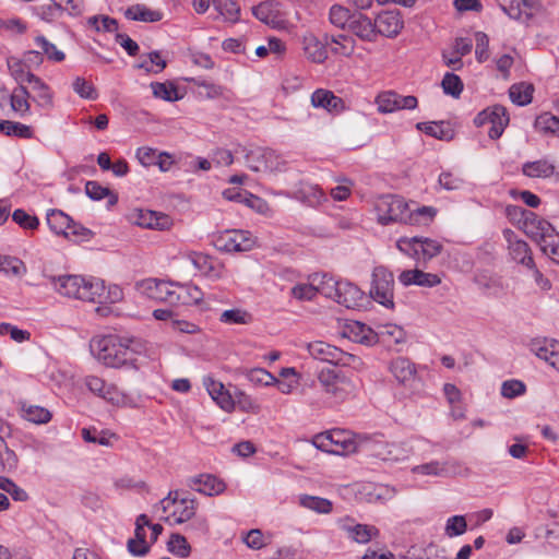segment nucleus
<instances>
[{
    "label": "nucleus",
    "mask_w": 559,
    "mask_h": 559,
    "mask_svg": "<svg viewBox=\"0 0 559 559\" xmlns=\"http://www.w3.org/2000/svg\"><path fill=\"white\" fill-rule=\"evenodd\" d=\"M92 350L107 367L136 369L138 356L145 350V344L136 337L110 334L94 340Z\"/></svg>",
    "instance_id": "nucleus-1"
},
{
    "label": "nucleus",
    "mask_w": 559,
    "mask_h": 559,
    "mask_svg": "<svg viewBox=\"0 0 559 559\" xmlns=\"http://www.w3.org/2000/svg\"><path fill=\"white\" fill-rule=\"evenodd\" d=\"M51 283L60 295L88 302L100 300L105 292V283L100 278L62 275L51 277Z\"/></svg>",
    "instance_id": "nucleus-2"
},
{
    "label": "nucleus",
    "mask_w": 559,
    "mask_h": 559,
    "mask_svg": "<svg viewBox=\"0 0 559 559\" xmlns=\"http://www.w3.org/2000/svg\"><path fill=\"white\" fill-rule=\"evenodd\" d=\"M135 287L140 294L155 301L169 305L187 302V298L183 294L188 293V289L170 282L157 278H145L138 282Z\"/></svg>",
    "instance_id": "nucleus-3"
},
{
    "label": "nucleus",
    "mask_w": 559,
    "mask_h": 559,
    "mask_svg": "<svg viewBox=\"0 0 559 559\" xmlns=\"http://www.w3.org/2000/svg\"><path fill=\"white\" fill-rule=\"evenodd\" d=\"M159 503L165 514L163 519L169 525H178L191 520L197 510V501L178 490L170 491Z\"/></svg>",
    "instance_id": "nucleus-4"
},
{
    "label": "nucleus",
    "mask_w": 559,
    "mask_h": 559,
    "mask_svg": "<svg viewBox=\"0 0 559 559\" xmlns=\"http://www.w3.org/2000/svg\"><path fill=\"white\" fill-rule=\"evenodd\" d=\"M313 444L319 450L335 455H347L357 451L353 433L343 429H333L317 435Z\"/></svg>",
    "instance_id": "nucleus-5"
},
{
    "label": "nucleus",
    "mask_w": 559,
    "mask_h": 559,
    "mask_svg": "<svg viewBox=\"0 0 559 559\" xmlns=\"http://www.w3.org/2000/svg\"><path fill=\"white\" fill-rule=\"evenodd\" d=\"M376 212L381 225H389L390 223L407 224L411 218L408 203L397 195L380 197L376 202Z\"/></svg>",
    "instance_id": "nucleus-6"
},
{
    "label": "nucleus",
    "mask_w": 559,
    "mask_h": 559,
    "mask_svg": "<svg viewBox=\"0 0 559 559\" xmlns=\"http://www.w3.org/2000/svg\"><path fill=\"white\" fill-rule=\"evenodd\" d=\"M396 247L405 254L423 262L437 257L442 249L441 243L437 240L421 237L401 238L397 240Z\"/></svg>",
    "instance_id": "nucleus-7"
},
{
    "label": "nucleus",
    "mask_w": 559,
    "mask_h": 559,
    "mask_svg": "<svg viewBox=\"0 0 559 559\" xmlns=\"http://www.w3.org/2000/svg\"><path fill=\"white\" fill-rule=\"evenodd\" d=\"M319 383L325 393L330 394L337 401H344L355 390L353 381L334 369L324 368L318 374Z\"/></svg>",
    "instance_id": "nucleus-8"
},
{
    "label": "nucleus",
    "mask_w": 559,
    "mask_h": 559,
    "mask_svg": "<svg viewBox=\"0 0 559 559\" xmlns=\"http://www.w3.org/2000/svg\"><path fill=\"white\" fill-rule=\"evenodd\" d=\"M394 276L384 266H377L372 272V282L370 287V296L380 305L386 308H393L394 297Z\"/></svg>",
    "instance_id": "nucleus-9"
},
{
    "label": "nucleus",
    "mask_w": 559,
    "mask_h": 559,
    "mask_svg": "<svg viewBox=\"0 0 559 559\" xmlns=\"http://www.w3.org/2000/svg\"><path fill=\"white\" fill-rule=\"evenodd\" d=\"M247 166L253 171H283L286 160L270 148H254L246 154Z\"/></svg>",
    "instance_id": "nucleus-10"
},
{
    "label": "nucleus",
    "mask_w": 559,
    "mask_h": 559,
    "mask_svg": "<svg viewBox=\"0 0 559 559\" xmlns=\"http://www.w3.org/2000/svg\"><path fill=\"white\" fill-rule=\"evenodd\" d=\"M509 121L510 118L508 110L502 105L487 107L483 111L478 112L474 119V123L477 127H481L486 123L491 124L488 131V136L492 140H497L502 135L506 127L509 124Z\"/></svg>",
    "instance_id": "nucleus-11"
},
{
    "label": "nucleus",
    "mask_w": 559,
    "mask_h": 559,
    "mask_svg": "<svg viewBox=\"0 0 559 559\" xmlns=\"http://www.w3.org/2000/svg\"><path fill=\"white\" fill-rule=\"evenodd\" d=\"M523 229L528 237L538 242L542 250L543 245H548V241L559 236L555 227L548 221L533 212H524Z\"/></svg>",
    "instance_id": "nucleus-12"
},
{
    "label": "nucleus",
    "mask_w": 559,
    "mask_h": 559,
    "mask_svg": "<svg viewBox=\"0 0 559 559\" xmlns=\"http://www.w3.org/2000/svg\"><path fill=\"white\" fill-rule=\"evenodd\" d=\"M47 224L57 235L70 236H90L91 230L76 224L69 215L60 210H50L47 213Z\"/></svg>",
    "instance_id": "nucleus-13"
},
{
    "label": "nucleus",
    "mask_w": 559,
    "mask_h": 559,
    "mask_svg": "<svg viewBox=\"0 0 559 559\" xmlns=\"http://www.w3.org/2000/svg\"><path fill=\"white\" fill-rule=\"evenodd\" d=\"M404 27L401 12L397 10L382 11L374 19V29L378 35L389 38L396 37Z\"/></svg>",
    "instance_id": "nucleus-14"
},
{
    "label": "nucleus",
    "mask_w": 559,
    "mask_h": 559,
    "mask_svg": "<svg viewBox=\"0 0 559 559\" xmlns=\"http://www.w3.org/2000/svg\"><path fill=\"white\" fill-rule=\"evenodd\" d=\"M216 247L227 252H239L250 250L254 241L249 237V233L242 230L225 231L217 237Z\"/></svg>",
    "instance_id": "nucleus-15"
},
{
    "label": "nucleus",
    "mask_w": 559,
    "mask_h": 559,
    "mask_svg": "<svg viewBox=\"0 0 559 559\" xmlns=\"http://www.w3.org/2000/svg\"><path fill=\"white\" fill-rule=\"evenodd\" d=\"M338 525L347 534L348 538L358 544H367L372 538L379 536V530L376 526L354 523L348 518L340 520Z\"/></svg>",
    "instance_id": "nucleus-16"
},
{
    "label": "nucleus",
    "mask_w": 559,
    "mask_h": 559,
    "mask_svg": "<svg viewBox=\"0 0 559 559\" xmlns=\"http://www.w3.org/2000/svg\"><path fill=\"white\" fill-rule=\"evenodd\" d=\"M27 83L31 85L32 100L37 107L43 109H51L53 107V92L39 76L27 74Z\"/></svg>",
    "instance_id": "nucleus-17"
},
{
    "label": "nucleus",
    "mask_w": 559,
    "mask_h": 559,
    "mask_svg": "<svg viewBox=\"0 0 559 559\" xmlns=\"http://www.w3.org/2000/svg\"><path fill=\"white\" fill-rule=\"evenodd\" d=\"M311 105L323 108L330 114H340L346 109L345 102L332 91L318 88L311 95Z\"/></svg>",
    "instance_id": "nucleus-18"
},
{
    "label": "nucleus",
    "mask_w": 559,
    "mask_h": 559,
    "mask_svg": "<svg viewBox=\"0 0 559 559\" xmlns=\"http://www.w3.org/2000/svg\"><path fill=\"white\" fill-rule=\"evenodd\" d=\"M253 15L266 25L280 27L284 23L281 4L276 1H263L252 8Z\"/></svg>",
    "instance_id": "nucleus-19"
},
{
    "label": "nucleus",
    "mask_w": 559,
    "mask_h": 559,
    "mask_svg": "<svg viewBox=\"0 0 559 559\" xmlns=\"http://www.w3.org/2000/svg\"><path fill=\"white\" fill-rule=\"evenodd\" d=\"M347 29L364 41H374L377 38L374 21L360 12L353 14Z\"/></svg>",
    "instance_id": "nucleus-20"
},
{
    "label": "nucleus",
    "mask_w": 559,
    "mask_h": 559,
    "mask_svg": "<svg viewBox=\"0 0 559 559\" xmlns=\"http://www.w3.org/2000/svg\"><path fill=\"white\" fill-rule=\"evenodd\" d=\"M187 484L191 489L205 496L219 495L225 490V484L210 474L190 477Z\"/></svg>",
    "instance_id": "nucleus-21"
},
{
    "label": "nucleus",
    "mask_w": 559,
    "mask_h": 559,
    "mask_svg": "<svg viewBox=\"0 0 559 559\" xmlns=\"http://www.w3.org/2000/svg\"><path fill=\"white\" fill-rule=\"evenodd\" d=\"M188 259L194 267L210 278L217 280L223 276L224 266L212 257L201 252H190Z\"/></svg>",
    "instance_id": "nucleus-22"
},
{
    "label": "nucleus",
    "mask_w": 559,
    "mask_h": 559,
    "mask_svg": "<svg viewBox=\"0 0 559 559\" xmlns=\"http://www.w3.org/2000/svg\"><path fill=\"white\" fill-rule=\"evenodd\" d=\"M151 525L148 518L145 514H140L135 521L134 538L129 539L128 550L135 556H143L148 551V544L146 543L145 526Z\"/></svg>",
    "instance_id": "nucleus-23"
},
{
    "label": "nucleus",
    "mask_w": 559,
    "mask_h": 559,
    "mask_svg": "<svg viewBox=\"0 0 559 559\" xmlns=\"http://www.w3.org/2000/svg\"><path fill=\"white\" fill-rule=\"evenodd\" d=\"M136 224L141 227L156 230H168L173 226L169 215L150 210H140Z\"/></svg>",
    "instance_id": "nucleus-24"
},
{
    "label": "nucleus",
    "mask_w": 559,
    "mask_h": 559,
    "mask_svg": "<svg viewBox=\"0 0 559 559\" xmlns=\"http://www.w3.org/2000/svg\"><path fill=\"white\" fill-rule=\"evenodd\" d=\"M309 355L317 360L336 365L337 358L341 356V349L334 345L323 341H313L306 346Z\"/></svg>",
    "instance_id": "nucleus-25"
},
{
    "label": "nucleus",
    "mask_w": 559,
    "mask_h": 559,
    "mask_svg": "<svg viewBox=\"0 0 559 559\" xmlns=\"http://www.w3.org/2000/svg\"><path fill=\"white\" fill-rule=\"evenodd\" d=\"M31 92L24 84H17L9 94L10 107L19 117L31 115Z\"/></svg>",
    "instance_id": "nucleus-26"
},
{
    "label": "nucleus",
    "mask_w": 559,
    "mask_h": 559,
    "mask_svg": "<svg viewBox=\"0 0 559 559\" xmlns=\"http://www.w3.org/2000/svg\"><path fill=\"white\" fill-rule=\"evenodd\" d=\"M204 385L211 395V397L216 402V404L225 412L230 413L235 408V401L228 391L225 390L223 383L214 380L213 378H205Z\"/></svg>",
    "instance_id": "nucleus-27"
},
{
    "label": "nucleus",
    "mask_w": 559,
    "mask_h": 559,
    "mask_svg": "<svg viewBox=\"0 0 559 559\" xmlns=\"http://www.w3.org/2000/svg\"><path fill=\"white\" fill-rule=\"evenodd\" d=\"M345 335L353 342L372 346L378 343V332L359 321L346 325Z\"/></svg>",
    "instance_id": "nucleus-28"
},
{
    "label": "nucleus",
    "mask_w": 559,
    "mask_h": 559,
    "mask_svg": "<svg viewBox=\"0 0 559 559\" xmlns=\"http://www.w3.org/2000/svg\"><path fill=\"white\" fill-rule=\"evenodd\" d=\"M85 386L95 395L114 402L118 399V389L115 384L106 382L97 376H86L84 379Z\"/></svg>",
    "instance_id": "nucleus-29"
},
{
    "label": "nucleus",
    "mask_w": 559,
    "mask_h": 559,
    "mask_svg": "<svg viewBox=\"0 0 559 559\" xmlns=\"http://www.w3.org/2000/svg\"><path fill=\"white\" fill-rule=\"evenodd\" d=\"M333 300L346 308H355L360 305V301L362 300V293L354 284L340 281L338 288Z\"/></svg>",
    "instance_id": "nucleus-30"
},
{
    "label": "nucleus",
    "mask_w": 559,
    "mask_h": 559,
    "mask_svg": "<svg viewBox=\"0 0 559 559\" xmlns=\"http://www.w3.org/2000/svg\"><path fill=\"white\" fill-rule=\"evenodd\" d=\"M400 282L404 286L418 285L424 287H433L441 283V278L437 274L425 273L420 270H406L399 276Z\"/></svg>",
    "instance_id": "nucleus-31"
},
{
    "label": "nucleus",
    "mask_w": 559,
    "mask_h": 559,
    "mask_svg": "<svg viewBox=\"0 0 559 559\" xmlns=\"http://www.w3.org/2000/svg\"><path fill=\"white\" fill-rule=\"evenodd\" d=\"M390 370L394 378L404 385H412L416 380V369L414 364L404 357L392 360Z\"/></svg>",
    "instance_id": "nucleus-32"
},
{
    "label": "nucleus",
    "mask_w": 559,
    "mask_h": 559,
    "mask_svg": "<svg viewBox=\"0 0 559 559\" xmlns=\"http://www.w3.org/2000/svg\"><path fill=\"white\" fill-rule=\"evenodd\" d=\"M304 51L309 60L322 63L328 58V50L324 41H321L313 34H306L302 38Z\"/></svg>",
    "instance_id": "nucleus-33"
},
{
    "label": "nucleus",
    "mask_w": 559,
    "mask_h": 559,
    "mask_svg": "<svg viewBox=\"0 0 559 559\" xmlns=\"http://www.w3.org/2000/svg\"><path fill=\"white\" fill-rule=\"evenodd\" d=\"M556 166L548 159L543 158L527 162L522 166V173L530 178H549L555 174Z\"/></svg>",
    "instance_id": "nucleus-34"
},
{
    "label": "nucleus",
    "mask_w": 559,
    "mask_h": 559,
    "mask_svg": "<svg viewBox=\"0 0 559 559\" xmlns=\"http://www.w3.org/2000/svg\"><path fill=\"white\" fill-rule=\"evenodd\" d=\"M126 17L132 21L145 23L158 22L163 14L159 11L151 10L145 4H134L129 7L124 12Z\"/></svg>",
    "instance_id": "nucleus-35"
},
{
    "label": "nucleus",
    "mask_w": 559,
    "mask_h": 559,
    "mask_svg": "<svg viewBox=\"0 0 559 559\" xmlns=\"http://www.w3.org/2000/svg\"><path fill=\"white\" fill-rule=\"evenodd\" d=\"M535 88L532 83H514L509 88V96L512 103L518 106H526L532 103Z\"/></svg>",
    "instance_id": "nucleus-36"
},
{
    "label": "nucleus",
    "mask_w": 559,
    "mask_h": 559,
    "mask_svg": "<svg viewBox=\"0 0 559 559\" xmlns=\"http://www.w3.org/2000/svg\"><path fill=\"white\" fill-rule=\"evenodd\" d=\"M532 350L539 359L545 360L554 369L559 371V343L552 342L549 345L534 343Z\"/></svg>",
    "instance_id": "nucleus-37"
},
{
    "label": "nucleus",
    "mask_w": 559,
    "mask_h": 559,
    "mask_svg": "<svg viewBox=\"0 0 559 559\" xmlns=\"http://www.w3.org/2000/svg\"><path fill=\"white\" fill-rule=\"evenodd\" d=\"M509 240V251L512 259L527 267H534L531 249L524 240Z\"/></svg>",
    "instance_id": "nucleus-38"
},
{
    "label": "nucleus",
    "mask_w": 559,
    "mask_h": 559,
    "mask_svg": "<svg viewBox=\"0 0 559 559\" xmlns=\"http://www.w3.org/2000/svg\"><path fill=\"white\" fill-rule=\"evenodd\" d=\"M416 128L427 135L438 140L449 141L453 138V130L441 122H418Z\"/></svg>",
    "instance_id": "nucleus-39"
},
{
    "label": "nucleus",
    "mask_w": 559,
    "mask_h": 559,
    "mask_svg": "<svg viewBox=\"0 0 559 559\" xmlns=\"http://www.w3.org/2000/svg\"><path fill=\"white\" fill-rule=\"evenodd\" d=\"M23 417L34 424H46L51 419V413L41 406L21 403Z\"/></svg>",
    "instance_id": "nucleus-40"
},
{
    "label": "nucleus",
    "mask_w": 559,
    "mask_h": 559,
    "mask_svg": "<svg viewBox=\"0 0 559 559\" xmlns=\"http://www.w3.org/2000/svg\"><path fill=\"white\" fill-rule=\"evenodd\" d=\"M85 193L95 201L108 198V206H112L118 202V195L108 188L100 186L97 181H87L85 185Z\"/></svg>",
    "instance_id": "nucleus-41"
},
{
    "label": "nucleus",
    "mask_w": 559,
    "mask_h": 559,
    "mask_svg": "<svg viewBox=\"0 0 559 559\" xmlns=\"http://www.w3.org/2000/svg\"><path fill=\"white\" fill-rule=\"evenodd\" d=\"M214 8L225 21L236 23L240 17V7L236 0H213Z\"/></svg>",
    "instance_id": "nucleus-42"
},
{
    "label": "nucleus",
    "mask_w": 559,
    "mask_h": 559,
    "mask_svg": "<svg viewBox=\"0 0 559 559\" xmlns=\"http://www.w3.org/2000/svg\"><path fill=\"white\" fill-rule=\"evenodd\" d=\"M325 44L333 43L336 46L332 48L334 53L349 57L355 50V40L347 35L329 36L324 35Z\"/></svg>",
    "instance_id": "nucleus-43"
},
{
    "label": "nucleus",
    "mask_w": 559,
    "mask_h": 559,
    "mask_svg": "<svg viewBox=\"0 0 559 559\" xmlns=\"http://www.w3.org/2000/svg\"><path fill=\"white\" fill-rule=\"evenodd\" d=\"M219 321L225 324L246 325L252 322V314L247 310L235 308L223 311Z\"/></svg>",
    "instance_id": "nucleus-44"
},
{
    "label": "nucleus",
    "mask_w": 559,
    "mask_h": 559,
    "mask_svg": "<svg viewBox=\"0 0 559 559\" xmlns=\"http://www.w3.org/2000/svg\"><path fill=\"white\" fill-rule=\"evenodd\" d=\"M0 132L5 135H14L21 139H31L33 136L31 127L10 120H0Z\"/></svg>",
    "instance_id": "nucleus-45"
},
{
    "label": "nucleus",
    "mask_w": 559,
    "mask_h": 559,
    "mask_svg": "<svg viewBox=\"0 0 559 559\" xmlns=\"http://www.w3.org/2000/svg\"><path fill=\"white\" fill-rule=\"evenodd\" d=\"M35 44L41 52V56L45 55L48 58V60L53 62H61L64 60L66 55L61 50H59L52 43H50L45 36H37L35 38Z\"/></svg>",
    "instance_id": "nucleus-46"
},
{
    "label": "nucleus",
    "mask_w": 559,
    "mask_h": 559,
    "mask_svg": "<svg viewBox=\"0 0 559 559\" xmlns=\"http://www.w3.org/2000/svg\"><path fill=\"white\" fill-rule=\"evenodd\" d=\"M353 14L349 9L334 4L330 9L329 19L334 26L345 29L348 27Z\"/></svg>",
    "instance_id": "nucleus-47"
},
{
    "label": "nucleus",
    "mask_w": 559,
    "mask_h": 559,
    "mask_svg": "<svg viewBox=\"0 0 559 559\" xmlns=\"http://www.w3.org/2000/svg\"><path fill=\"white\" fill-rule=\"evenodd\" d=\"M378 110L382 114L399 110V95L395 92H382L376 98Z\"/></svg>",
    "instance_id": "nucleus-48"
},
{
    "label": "nucleus",
    "mask_w": 559,
    "mask_h": 559,
    "mask_svg": "<svg viewBox=\"0 0 559 559\" xmlns=\"http://www.w3.org/2000/svg\"><path fill=\"white\" fill-rule=\"evenodd\" d=\"M300 504L318 513H330L332 511V502L320 497L302 496L300 497Z\"/></svg>",
    "instance_id": "nucleus-49"
},
{
    "label": "nucleus",
    "mask_w": 559,
    "mask_h": 559,
    "mask_svg": "<svg viewBox=\"0 0 559 559\" xmlns=\"http://www.w3.org/2000/svg\"><path fill=\"white\" fill-rule=\"evenodd\" d=\"M467 531V522L464 515L450 516L444 526V534L449 538L463 535Z\"/></svg>",
    "instance_id": "nucleus-50"
},
{
    "label": "nucleus",
    "mask_w": 559,
    "mask_h": 559,
    "mask_svg": "<svg viewBox=\"0 0 559 559\" xmlns=\"http://www.w3.org/2000/svg\"><path fill=\"white\" fill-rule=\"evenodd\" d=\"M298 193L310 206L319 205L326 200L324 192L318 186L306 185Z\"/></svg>",
    "instance_id": "nucleus-51"
},
{
    "label": "nucleus",
    "mask_w": 559,
    "mask_h": 559,
    "mask_svg": "<svg viewBox=\"0 0 559 559\" xmlns=\"http://www.w3.org/2000/svg\"><path fill=\"white\" fill-rule=\"evenodd\" d=\"M153 95L167 102L178 100L177 87L171 83L155 82L151 84Z\"/></svg>",
    "instance_id": "nucleus-52"
},
{
    "label": "nucleus",
    "mask_w": 559,
    "mask_h": 559,
    "mask_svg": "<svg viewBox=\"0 0 559 559\" xmlns=\"http://www.w3.org/2000/svg\"><path fill=\"white\" fill-rule=\"evenodd\" d=\"M535 127L544 133H558L559 132V117L549 112H544L535 120Z\"/></svg>",
    "instance_id": "nucleus-53"
},
{
    "label": "nucleus",
    "mask_w": 559,
    "mask_h": 559,
    "mask_svg": "<svg viewBox=\"0 0 559 559\" xmlns=\"http://www.w3.org/2000/svg\"><path fill=\"white\" fill-rule=\"evenodd\" d=\"M443 92L454 98H459L463 91V82L454 73H445L441 82Z\"/></svg>",
    "instance_id": "nucleus-54"
},
{
    "label": "nucleus",
    "mask_w": 559,
    "mask_h": 559,
    "mask_svg": "<svg viewBox=\"0 0 559 559\" xmlns=\"http://www.w3.org/2000/svg\"><path fill=\"white\" fill-rule=\"evenodd\" d=\"M338 283L340 281H335L332 276L323 274L319 277L316 285L317 294L320 293L328 298L334 299Z\"/></svg>",
    "instance_id": "nucleus-55"
},
{
    "label": "nucleus",
    "mask_w": 559,
    "mask_h": 559,
    "mask_svg": "<svg viewBox=\"0 0 559 559\" xmlns=\"http://www.w3.org/2000/svg\"><path fill=\"white\" fill-rule=\"evenodd\" d=\"M436 209L431 206H421L415 210H411V218L407 224L411 225H426L436 215Z\"/></svg>",
    "instance_id": "nucleus-56"
},
{
    "label": "nucleus",
    "mask_w": 559,
    "mask_h": 559,
    "mask_svg": "<svg viewBox=\"0 0 559 559\" xmlns=\"http://www.w3.org/2000/svg\"><path fill=\"white\" fill-rule=\"evenodd\" d=\"M223 195L228 201L239 202V203H246L249 206H253L254 202H259L260 199L251 193H248L245 190H239L236 188L233 189H226L223 192Z\"/></svg>",
    "instance_id": "nucleus-57"
},
{
    "label": "nucleus",
    "mask_w": 559,
    "mask_h": 559,
    "mask_svg": "<svg viewBox=\"0 0 559 559\" xmlns=\"http://www.w3.org/2000/svg\"><path fill=\"white\" fill-rule=\"evenodd\" d=\"M8 67L11 75L17 82V84L27 83V74H33L31 71H26L25 67H27L24 61H21L15 58H11L8 60Z\"/></svg>",
    "instance_id": "nucleus-58"
},
{
    "label": "nucleus",
    "mask_w": 559,
    "mask_h": 559,
    "mask_svg": "<svg viewBox=\"0 0 559 559\" xmlns=\"http://www.w3.org/2000/svg\"><path fill=\"white\" fill-rule=\"evenodd\" d=\"M168 548L173 554L182 558L189 556L190 554V546L186 537L180 534H171L168 542Z\"/></svg>",
    "instance_id": "nucleus-59"
},
{
    "label": "nucleus",
    "mask_w": 559,
    "mask_h": 559,
    "mask_svg": "<svg viewBox=\"0 0 559 559\" xmlns=\"http://www.w3.org/2000/svg\"><path fill=\"white\" fill-rule=\"evenodd\" d=\"M366 489H369L367 491V496L369 497V501L373 500H388L394 497L395 490L394 488L388 486V485H374V486H368Z\"/></svg>",
    "instance_id": "nucleus-60"
},
{
    "label": "nucleus",
    "mask_w": 559,
    "mask_h": 559,
    "mask_svg": "<svg viewBox=\"0 0 559 559\" xmlns=\"http://www.w3.org/2000/svg\"><path fill=\"white\" fill-rule=\"evenodd\" d=\"M498 3L501 10L511 19L526 21L520 0H511L509 4L508 0H498Z\"/></svg>",
    "instance_id": "nucleus-61"
},
{
    "label": "nucleus",
    "mask_w": 559,
    "mask_h": 559,
    "mask_svg": "<svg viewBox=\"0 0 559 559\" xmlns=\"http://www.w3.org/2000/svg\"><path fill=\"white\" fill-rule=\"evenodd\" d=\"M12 219L25 229H36L39 225V221L36 216H31L21 209H17L13 212Z\"/></svg>",
    "instance_id": "nucleus-62"
},
{
    "label": "nucleus",
    "mask_w": 559,
    "mask_h": 559,
    "mask_svg": "<svg viewBox=\"0 0 559 559\" xmlns=\"http://www.w3.org/2000/svg\"><path fill=\"white\" fill-rule=\"evenodd\" d=\"M525 384L520 380H508L501 385V394L507 399H514L519 395L524 394Z\"/></svg>",
    "instance_id": "nucleus-63"
},
{
    "label": "nucleus",
    "mask_w": 559,
    "mask_h": 559,
    "mask_svg": "<svg viewBox=\"0 0 559 559\" xmlns=\"http://www.w3.org/2000/svg\"><path fill=\"white\" fill-rule=\"evenodd\" d=\"M72 86L74 92L83 98L96 99L97 97L94 86L84 78H76Z\"/></svg>",
    "instance_id": "nucleus-64"
}]
</instances>
